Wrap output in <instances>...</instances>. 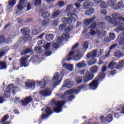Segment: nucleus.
I'll return each mask as SVG.
<instances>
[{
    "label": "nucleus",
    "mask_w": 124,
    "mask_h": 124,
    "mask_svg": "<svg viewBox=\"0 0 124 124\" xmlns=\"http://www.w3.org/2000/svg\"><path fill=\"white\" fill-rule=\"evenodd\" d=\"M124 67V61H119L118 63L116 64L115 67L116 69H120V68H123Z\"/></svg>",
    "instance_id": "24"
},
{
    "label": "nucleus",
    "mask_w": 124,
    "mask_h": 124,
    "mask_svg": "<svg viewBox=\"0 0 124 124\" xmlns=\"http://www.w3.org/2000/svg\"><path fill=\"white\" fill-rule=\"evenodd\" d=\"M114 55L116 58H122V57H124V54L121 51H115Z\"/></svg>",
    "instance_id": "28"
},
{
    "label": "nucleus",
    "mask_w": 124,
    "mask_h": 124,
    "mask_svg": "<svg viewBox=\"0 0 124 124\" xmlns=\"http://www.w3.org/2000/svg\"><path fill=\"white\" fill-rule=\"evenodd\" d=\"M9 119V116L8 114H6L2 119H1V122L2 123H4L5 121L8 120Z\"/></svg>",
    "instance_id": "47"
},
{
    "label": "nucleus",
    "mask_w": 124,
    "mask_h": 124,
    "mask_svg": "<svg viewBox=\"0 0 124 124\" xmlns=\"http://www.w3.org/2000/svg\"><path fill=\"white\" fill-rule=\"evenodd\" d=\"M60 14H61V12L60 11V10H58L53 12L52 14V17L53 18H57V17H58V16L60 15Z\"/></svg>",
    "instance_id": "37"
},
{
    "label": "nucleus",
    "mask_w": 124,
    "mask_h": 124,
    "mask_svg": "<svg viewBox=\"0 0 124 124\" xmlns=\"http://www.w3.org/2000/svg\"><path fill=\"white\" fill-rule=\"evenodd\" d=\"M98 81H99V79H94L89 84V87L91 90H96L97 89L99 85Z\"/></svg>",
    "instance_id": "13"
},
{
    "label": "nucleus",
    "mask_w": 124,
    "mask_h": 124,
    "mask_svg": "<svg viewBox=\"0 0 124 124\" xmlns=\"http://www.w3.org/2000/svg\"><path fill=\"white\" fill-rule=\"evenodd\" d=\"M65 23L64 24H61L59 25V28L60 30H61V31H62V30H64L65 28H66V22H64Z\"/></svg>",
    "instance_id": "44"
},
{
    "label": "nucleus",
    "mask_w": 124,
    "mask_h": 124,
    "mask_svg": "<svg viewBox=\"0 0 124 124\" xmlns=\"http://www.w3.org/2000/svg\"><path fill=\"white\" fill-rule=\"evenodd\" d=\"M72 7V5L69 4V5H67L66 9L67 11H70Z\"/></svg>",
    "instance_id": "64"
},
{
    "label": "nucleus",
    "mask_w": 124,
    "mask_h": 124,
    "mask_svg": "<svg viewBox=\"0 0 124 124\" xmlns=\"http://www.w3.org/2000/svg\"><path fill=\"white\" fill-rule=\"evenodd\" d=\"M104 40L105 42H110L111 41V39H110V37H106L104 39Z\"/></svg>",
    "instance_id": "62"
},
{
    "label": "nucleus",
    "mask_w": 124,
    "mask_h": 124,
    "mask_svg": "<svg viewBox=\"0 0 124 124\" xmlns=\"http://www.w3.org/2000/svg\"><path fill=\"white\" fill-rule=\"evenodd\" d=\"M58 6H59L60 8H62V6H64V1L62 0H61L59 1L57 4Z\"/></svg>",
    "instance_id": "51"
},
{
    "label": "nucleus",
    "mask_w": 124,
    "mask_h": 124,
    "mask_svg": "<svg viewBox=\"0 0 124 124\" xmlns=\"http://www.w3.org/2000/svg\"><path fill=\"white\" fill-rule=\"evenodd\" d=\"M33 101V100L31 96H29L25 97L24 100L21 99L20 103L22 106H27V105H29L31 102H32Z\"/></svg>",
    "instance_id": "10"
},
{
    "label": "nucleus",
    "mask_w": 124,
    "mask_h": 124,
    "mask_svg": "<svg viewBox=\"0 0 124 124\" xmlns=\"http://www.w3.org/2000/svg\"><path fill=\"white\" fill-rule=\"evenodd\" d=\"M16 0H9L6 10L9 12L12 11V10H13L14 5L16 4Z\"/></svg>",
    "instance_id": "11"
},
{
    "label": "nucleus",
    "mask_w": 124,
    "mask_h": 124,
    "mask_svg": "<svg viewBox=\"0 0 124 124\" xmlns=\"http://www.w3.org/2000/svg\"><path fill=\"white\" fill-rule=\"evenodd\" d=\"M63 67H67L69 69V70H70V71H72L73 70V66L71 65H69L66 63H64L62 64Z\"/></svg>",
    "instance_id": "35"
},
{
    "label": "nucleus",
    "mask_w": 124,
    "mask_h": 124,
    "mask_svg": "<svg viewBox=\"0 0 124 124\" xmlns=\"http://www.w3.org/2000/svg\"><path fill=\"white\" fill-rule=\"evenodd\" d=\"M51 91H49V90L46 89L45 90H42L39 92V94L42 95V96H48L51 94Z\"/></svg>",
    "instance_id": "18"
},
{
    "label": "nucleus",
    "mask_w": 124,
    "mask_h": 124,
    "mask_svg": "<svg viewBox=\"0 0 124 124\" xmlns=\"http://www.w3.org/2000/svg\"><path fill=\"white\" fill-rule=\"evenodd\" d=\"M105 76H106V74H105V73H103V72L100 73L98 75V77L99 78L98 80H99L100 79H103V78H105Z\"/></svg>",
    "instance_id": "39"
},
{
    "label": "nucleus",
    "mask_w": 124,
    "mask_h": 124,
    "mask_svg": "<svg viewBox=\"0 0 124 124\" xmlns=\"http://www.w3.org/2000/svg\"><path fill=\"white\" fill-rule=\"evenodd\" d=\"M25 0H20L17 5V10H22L24 9L25 7H26V3L25 2Z\"/></svg>",
    "instance_id": "17"
},
{
    "label": "nucleus",
    "mask_w": 124,
    "mask_h": 124,
    "mask_svg": "<svg viewBox=\"0 0 124 124\" xmlns=\"http://www.w3.org/2000/svg\"><path fill=\"white\" fill-rule=\"evenodd\" d=\"M91 6H92V3L90 2H85L83 3L84 9H88Z\"/></svg>",
    "instance_id": "36"
},
{
    "label": "nucleus",
    "mask_w": 124,
    "mask_h": 124,
    "mask_svg": "<svg viewBox=\"0 0 124 124\" xmlns=\"http://www.w3.org/2000/svg\"><path fill=\"white\" fill-rule=\"evenodd\" d=\"M41 24L43 27H45V28H46V27H48V26H49L50 24V19L46 18L44 19L41 21Z\"/></svg>",
    "instance_id": "21"
},
{
    "label": "nucleus",
    "mask_w": 124,
    "mask_h": 124,
    "mask_svg": "<svg viewBox=\"0 0 124 124\" xmlns=\"http://www.w3.org/2000/svg\"><path fill=\"white\" fill-rule=\"evenodd\" d=\"M38 84H39L40 87V88H41V89H43V88L45 87V86H46V82L45 81H39Z\"/></svg>",
    "instance_id": "42"
},
{
    "label": "nucleus",
    "mask_w": 124,
    "mask_h": 124,
    "mask_svg": "<svg viewBox=\"0 0 124 124\" xmlns=\"http://www.w3.org/2000/svg\"><path fill=\"white\" fill-rule=\"evenodd\" d=\"M45 111L46 114L43 113L42 115L41 118L42 120H44V119H47V118H48V116H50V115H51V114L53 113L51 108L48 107L46 108H45Z\"/></svg>",
    "instance_id": "12"
},
{
    "label": "nucleus",
    "mask_w": 124,
    "mask_h": 124,
    "mask_svg": "<svg viewBox=\"0 0 124 124\" xmlns=\"http://www.w3.org/2000/svg\"><path fill=\"white\" fill-rule=\"evenodd\" d=\"M52 47L54 48V49H58L60 47V43H53L52 45Z\"/></svg>",
    "instance_id": "46"
},
{
    "label": "nucleus",
    "mask_w": 124,
    "mask_h": 124,
    "mask_svg": "<svg viewBox=\"0 0 124 124\" xmlns=\"http://www.w3.org/2000/svg\"><path fill=\"white\" fill-rule=\"evenodd\" d=\"M73 29H74L73 25H71L70 27L65 28V32H66V33H68L69 31H73Z\"/></svg>",
    "instance_id": "40"
},
{
    "label": "nucleus",
    "mask_w": 124,
    "mask_h": 124,
    "mask_svg": "<svg viewBox=\"0 0 124 124\" xmlns=\"http://www.w3.org/2000/svg\"><path fill=\"white\" fill-rule=\"evenodd\" d=\"M97 57V49H94L93 52L91 51L87 55V58L90 59L92 58V60L89 61H87L88 65H93L94 63H96V59L94 58Z\"/></svg>",
    "instance_id": "6"
},
{
    "label": "nucleus",
    "mask_w": 124,
    "mask_h": 124,
    "mask_svg": "<svg viewBox=\"0 0 124 124\" xmlns=\"http://www.w3.org/2000/svg\"><path fill=\"white\" fill-rule=\"evenodd\" d=\"M62 80V78L60 80H57L56 81H53V84L55 85V86H58V85L61 84Z\"/></svg>",
    "instance_id": "53"
},
{
    "label": "nucleus",
    "mask_w": 124,
    "mask_h": 124,
    "mask_svg": "<svg viewBox=\"0 0 124 124\" xmlns=\"http://www.w3.org/2000/svg\"><path fill=\"white\" fill-rule=\"evenodd\" d=\"M42 17L43 18H49L50 14L48 12H44L42 13Z\"/></svg>",
    "instance_id": "38"
},
{
    "label": "nucleus",
    "mask_w": 124,
    "mask_h": 124,
    "mask_svg": "<svg viewBox=\"0 0 124 124\" xmlns=\"http://www.w3.org/2000/svg\"><path fill=\"white\" fill-rule=\"evenodd\" d=\"M83 49H85V51H87L88 48H89V43L85 42L83 45Z\"/></svg>",
    "instance_id": "48"
},
{
    "label": "nucleus",
    "mask_w": 124,
    "mask_h": 124,
    "mask_svg": "<svg viewBox=\"0 0 124 124\" xmlns=\"http://www.w3.org/2000/svg\"><path fill=\"white\" fill-rule=\"evenodd\" d=\"M124 5V3L123 1H120L118 3V4H115V7H114V10H118V9H120V8H122L123 7V5Z\"/></svg>",
    "instance_id": "32"
},
{
    "label": "nucleus",
    "mask_w": 124,
    "mask_h": 124,
    "mask_svg": "<svg viewBox=\"0 0 124 124\" xmlns=\"http://www.w3.org/2000/svg\"><path fill=\"white\" fill-rule=\"evenodd\" d=\"M100 121H101V122L102 123H106V121L105 120V118H104V116H103V115H101L100 117Z\"/></svg>",
    "instance_id": "56"
},
{
    "label": "nucleus",
    "mask_w": 124,
    "mask_h": 124,
    "mask_svg": "<svg viewBox=\"0 0 124 124\" xmlns=\"http://www.w3.org/2000/svg\"><path fill=\"white\" fill-rule=\"evenodd\" d=\"M96 28V23L94 22L90 25L91 29H95Z\"/></svg>",
    "instance_id": "61"
},
{
    "label": "nucleus",
    "mask_w": 124,
    "mask_h": 124,
    "mask_svg": "<svg viewBox=\"0 0 124 124\" xmlns=\"http://www.w3.org/2000/svg\"><path fill=\"white\" fill-rule=\"evenodd\" d=\"M41 5V0H34L35 6H38Z\"/></svg>",
    "instance_id": "49"
},
{
    "label": "nucleus",
    "mask_w": 124,
    "mask_h": 124,
    "mask_svg": "<svg viewBox=\"0 0 124 124\" xmlns=\"http://www.w3.org/2000/svg\"><path fill=\"white\" fill-rule=\"evenodd\" d=\"M95 19V17L91 18H89L85 19L84 21V25L86 26H89L92 22H93V20Z\"/></svg>",
    "instance_id": "25"
},
{
    "label": "nucleus",
    "mask_w": 124,
    "mask_h": 124,
    "mask_svg": "<svg viewBox=\"0 0 124 124\" xmlns=\"http://www.w3.org/2000/svg\"><path fill=\"white\" fill-rule=\"evenodd\" d=\"M94 12V9L91 8L86 10L85 12V14L86 15H87V16H90L91 15H92V14H93Z\"/></svg>",
    "instance_id": "26"
},
{
    "label": "nucleus",
    "mask_w": 124,
    "mask_h": 124,
    "mask_svg": "<svg viewBox=\"0 0 124 124\" xmlns=\"http://www.w3.org/2000/svg\"><path fill=\"white\" fill-rule=\"evenodd\" d=\"M45 54L46 56L47 57H49V56H51V55H52V51H46Z\"/></svg>",
    "instance_id": "60"
},
{
    "label": "nucleus",
    "mask_w": 124,
    "mask_h": 124,
    "mask_svg": "<svg viewBox=\"0 0 124 124\" xmlns=\"http://www.w3.org/2000/svg\"><path fill=\"white\" fill-rule=\"evenodd\" d=\"M101 14L103 15H106L107 14V11L105 9H102L101 10Z\"/></svg>",
    "instance_id": "63"
},
{
    "label": "nucleus",
    "mask_w": 124,
    "mask_h": 124,
    "mask_svg": "<svg viewBox=\"0 0 124 124\" xmlns=\"http://www.w3.org/2000/svg\"><path fill=\"white\" fill-rule=\"evenodd\" d=\"M32 52L33 51L31 48L23 47L22 50L20 51V56H23V57H26V56H27V54L32 53Z\"/></svg>",
    "instance_id": "16"
},
{
    "label": "nucleus",
    "mask_w": 124,
    "mask_h": 124,
    "mask_svg": "<svg viewBox=\"0 0 124 124\" xmlns=\"http://www.w3.org/2000/svg\"><path fill=\"white\" fill-rule=\"evenodd\" d=\"M105 19L107 22H108L109 24L111 25H113L114 27H116V26H119L118 28L116 29V31H123L124 30V23H122L119 21H116V20L113 19L111 17V16H106L105 17Z\"/></svg>",
    "instance_id": "4"
},
{
    "label": "nucleus",
    "mask_w": 124,
    "mask_h": 124,
    "mask_svg": "<svg viewBox=\"0 0 124 124\" xmlns=\"http://www.w3.org/2000/svg\"><path fill=\"white\" fill-rule=\"evenodd\" d=\"M119 43L121 46H124V38L120 39L119 41Z\"/></svg>",
    "instance_id": "55"
},
{
    "label": "nucleus",
    "mask_w": 124,
    "mask_h": 124,
    "mask_svg": "<svg viewBox=\"0 0 124 124\" xmlns=\"http://www.w3.org/2000/svg\"><path fill=\"white\" fill-rule=\"evenodd\" d=\"M58 20L55 19L54 20H53L52 21V23L53 25V26H55V27H57V26H58Z\"/></svg>",
    "instance_id": "57"
},
{
    "label": "nucleus",
    "mask_w": 124,
    "mask_h": 124,
    "mask_svg": "<svg viewBox=\"0 0 124 124\" xmlns=\"http://www.w3.org/2000/svg\"><path fill=\"white\" fill-rule=\"evenodd\" d=\"M45 38L47 41H51L52 39H54V35L53 34H48L46 36Z\"/></svg>",
    "instance_id": "33"
},
{
    "label": "nucleus",
    "mask_w": 124,
    "mask_h": 124,
    "mask_svg": "<svg viewBox=\"0 0 124 124\" xmlns=\"http://www.w3.org/2000/svg\"><path fill=\"white\" fill-rule=\"evenodd\" d=\"M106 122H107V123H111L113 121V115L111 114H108L106 117H105Z\"/></svg>",
    "instance_id": "30"
},
{
    "label": "nucleus",
    "mask_w": 124,
    "mask_h": 124,
    "mask_svg": "<svg viewBox=\"0 0 124 124\" xmlns=\"http://www.w3.org/2000/svg\"><path fill=\"white\" fill-rule=\"evenodd\" d=\"M5 42V37L2 35L0 36V44H2Z\"/></svg>",
    "instance_id": "50"
},
{
    "label": "nucleus",
    "mask_w": 124,
    "mask_h": 124,
    "mask_svg": "<svg viewBox=\"0 0 124 124\" xmlns=\"http://www.w3.org/2000/svg\"><path fill=\"white\" fill-rule=\"evenodd\" d=\"M59 78H60V75H59V72H56L54 74L53 77L52 78V80H59Z\"/></svg>",
    "instance_id": "41"
},
{
    "label": "nucleus",
    "mask_w": 124,
    "mask_h": 124,
    "mask_svg": "<svg viewBox=\"0 0 124 124\" xmlns=\"http://www.w3.org/2000/svg\"><path fill=\"white\" fill-rule=\"evenodd\" d=\"M97 26L99 29H104L105 28V24L102 22H99Z\"/></svg>",
    "instance_id": "43"
},
{
    "label": "nucleus",
    "mask_w": 124,
    "mask_h": 124,
    "mask_svg": "<svg viewBox=\"0 0 124 124\" xmlns=\"http://www.w3.org/2000/svg\"><path fill=\"white\" fill-rule=\"evenodd\" d=\"M0 66L2 67V68L5 69L7 67V66L6 65V63L4 62H0Z\"/></svg>",
    "instance_id": "45"
},
{
    "label": "nucleus",
    "mask_w": 124,
    "mask_h": 124,
    "mask_svg": "<svg viewBox=\"0 0 124 124\" xmlns=\"http://www.w3.org/2000/svg\"><path fill=\"white\" fill-rule=\"evenodd\" d=\"M108 5L110 6L113 9L115 10L114 7L116 6V4H115V2L112 0H109L108 2Z\"/></svg>",
    "instance_id": "34"
},
{
    "label": "nucleus",
    "mask_w": 124,
    "mask_h": 124,
    "mask_svg": "<svg viewBox=\"0 0 124 124\" xmlns=\"http://www.w3.org/2000/svg\"><path fill=\"white\" fill-rule=\"evenodd\" d=\"M80 74L84 76L77 77L76 81L77 84H81L82 81L83 83H88L94 78V74L90 72L88 70L84 69L80 71Z\"/></svg>",
    "instance_id": "1"
},
{
    "label": "nucleus",
    "mask_w": 124,
    "mask_h": 124,
    "mask_svg": "<svg viewBox=\"0 0 124 124\" xmlns=\"http://www.w3.org/2000/svg\"><path fill=\"white\" fill-rule=\"evenodd\" d=\"M34 51H36V52H41L42 48L41 47L36 46L34 48Z\"/></svg>",
    "instance_id": "54"
},
{
    "label": "nucleus",
    "mask_w": 124,
    "mask_h": 124,
    "mask_svg": "<svg viewBox=\"0 0 124 124\" xmlns=\"http://www.w3.org/2000/svg\"><path fill=\"white\" fill-rule=\"evenodd\" d=\"M90 71L92 74H93V73H96L98 71V66H96V65L92 66L90 68Z\"/></svg>",
    "instance_id": "27"
},
{
    "label": "nucleus",
    "mask_w": 124,
    "mask_h": 124,
    "mask_svg": "<svg viewBox=\"0 0 124 124\" xmlns=\"http://www.w3.org/2000/svg\"><path fill=\"white\" fill-rule=\"evenodd\" d=\"M25 85L27 88H34L35 87V82L31 81L28 79L25 82Z\"/></svg>",
    "instance_id": "20"
},
{
    "label": "nucleus",
    "mask_w": 124,
    "mask_h": 124,
    "mask_svg": "<svg viewBox=\"0 0 124 124\" xmlns=\"http://www.w3.org/2000/svg\"><path fill=\"white\" fill-rule=\"evenodd\" d=\"M20 32L23 35H25L24 37H23L22 39L25 42H27V41H29L31 40V29L29 27H22L20 29Z\"/></svg>",
    "instance_id": "7"
},
{
    "label": "nucleus",
    "mask_w": 124,
    "mask_h": 124,
    "mask_svg": "<svg viewBox=\"0 0 124 124\" xmlns=\"http://www.w3.org/2000/svg\"><path fill=\"white\" fill-rule=\"evenodd\" d=\"M67 17H69V18L63 17L62 19V23H66V24H70L72 23V21L76 22V21H78V16H77V15L71 12L68 13Z\"/></svg>",
    "instance_id": "5"
},
{
    "label": "nucleus",
    "mask_w": 124,
    "mask_h": 124,
    "mask_svg": "<svg viewBox=\"0 0 124 124\" xmlns=\"http://www.w3.org/2000/svg\"><path fill=\"white\" fill-rule=\"evenodd\" d=\"M44 82H46V83H49L50 82V78L48 77H45L44 78Z\"/></svg>",
    "instance_id": "59"
},
{
    "label": "nucleus",
    "mask_w": 124,
    "mask_h": 124,
    "mask_svg": "<svg viewBox=\"0 0 124 124\" xmlns=\"http://www.w3.org/2000/svg\"><path fill=\"white\" fill-rule=\"evenodd\" d=\"M119 16V14L118 13H114L112 15V17L114 19H117V20H119V21H123L124 22V17L121 16Z\"/></svg>",
    "instance_id": "23"
},
{
    "label": "nucleus",
    "mask_w": 124,
    "mask_h": 124,
    "mask_svg": "<svg viewBox=\"0 0 124 124\" xmlns=\"http://www.w3.org/2000/svg\"><path fill=\"white\" fill-rule=\"evenodd\" d=\"M76 65L77 67H78V68H85V67L87 66V64H86V62L84 60L80 62H78L76 64Z\"/></svg>",
    "instance_id": "22"
},
{
    "label": "nucleus",
    "mask_w": 124,
    "mask_h": 124,
    "mask_svg": "<svg viewBox=\"0 0 124 124\" xmlns=\"http://www.w3.org/2000/svg\"><path fill=\"white\" fill-rule=\"evenodd\" d=\"M115 65H117V62H114L113 61H111L108 65V67L110 69H114Z\"/></svg>",
    "instance_id": "31"
},
{
    "label": "nucleus",
    "mask_w": 124,
    "mask_h": 124,
    "mask_svg": "<svg viewBox=\"0 0 124 124\" xmlns=\"http://www.w3.org/2000/svg\"><path fill=\"white\" fill-rule=\"evenodd\" d=\"M109 38L110 40H114L116 38V35L113 33H110L109 34Z\"/></svg>",
    "instance_id": "52"
},
{
    "label": "nucleus",
    "mask_w": 124,
    "mask_h": 124,
    "mask_svg": "<svg viewBox=\"0 0 124 124\" xmlns=\"http://www.w3.org/2000/svg\"><path fill=\"white\" fill-rule=\"evenodd\" d=\"M72 86H73V83H71L70 80L66 79L62 86V88H71Z\"/></svg>",
    "instance_id": "19"
},
{
    "label": "nucleus",
    "mask_w": 124,
    "mask_h": 124,
    "mask_svg": "<svg viewBox=\"0 0 124 124\" xmlns=\"http://www.w3.org/2000/svg\"><path fill=\"white\" fill-rule=\"evenodd\" d=\"M87 88V85L86 84H82L80 85L78 87L77 89H74V90H68L66 92V93L67 94H73V93H79L80 91L81 90H85Z\"/></svg>",
    "instance_id": "9"
},
{
    "label": "nucleus",
    "mask_w": 124,
    "mask_h": 124,
    "mask_svg": "<svg viewBox=\"0 0 124 124\" xmlns=\"http://www.w3.org/2000/svg\"><path fill=\"white\" fill-rule=\"evenodd\" d=\"M69 36V34L66 32V33L62 34V36L59 37L57 38V41H58L59 43H62V42L65 41L66 39H68Z\"/></svg>",
    "instance_id": "14"
},
{
    "label": "nucleus",
    "mask_w": 124,
    "mask_h": 124,
    "mask_svg": "<svg viewBox=\"0 0 124 124\" xmlns=\"http://www.w3.org/2000/svg\"><path fill=\"white\" fill-rule=\"evenodd\" d=\"M117 46H118V44H114L111 45L109 47V50H113V49H115Z\"/></svg>",
    "instance_id": "58"
},
{
    "label": "nucleus",
    "mask_w": 124,
    "mask_h": 124,
    "mask_svg": "<svg viewBox=\"0 0 124 124\" xmlns=\"http://www.w3.org/2000/svg\"><path fill=\"white\" fill-rule=\"evenodd\" d=\"M31 56L28 55L26 57H22L20 61V67H27L29 65L27 64V61H28V59L30 58Z\"/></svg>",
    "instance_id": "15"
},
{
    "label": "nucleus",
    "mask_w": 124,
    "mask_h": 124,
    "mask_svg": "<svg viewBox=\"0 0 124 124\" xmlns=\"http://www.w3.org/2000/svg\"><path fill=\"white\" fill-rule=\"evenodd\" d=\"M80 53V51L79 49H77L76 51L73 50L70 51L69 55L67 56L66 60L68 62L69 61H71V60H74V61H76L77 62L79 61L80 59L83 58V55L79 53Z\"/></svg>",
    "instance_id": "3"
},
{
    "label": "nucleus",
    "mask_w": 124,
    "mask_h": 124,
    "mask_svg": "<svg viewBox=\"0 0 124 124\" xmlns=\"http://www.w3.org/2000/svg\"><path fill=\"white\" fill-rule=\"evenodd\" d=\"M65 104V101H57L53 99L50 101V104L52 106H56L53 108V111L55 113H60L62 112V108Z\"/></svg>",
    "instance_id": "2"
},
{
    "label": "nucleus",
    "mask_w": 124,
    "mask_h": 124,
    "mask_svg": "<svg viewBox=\"0 0 124 124\" xmlns=\"http://www.w3.org/2000/svg\"><path fill=\"white\" fill-rule=\"evenodd\" d=\"M18 88L17 87H14V85L13 84H10L8 85L4 92V96L5 97H10V93L11 90L13 89V93H15V89Z\"/></svg>",
    "instance_id": "8"
},
{
    "label": "nucleus",
    "mask_w": 124,
    "mask_h": 124,
    "mask_svg": "<svg viewBox=\"0 0 124 124\" xmlns=\"http://www.w3.org/2000/svg\"><path fill=\"white\" fill-rule=\"evenodd\" d=\"M41 31V27L39 26H36L35 27L34 30L33 31V34L35 35H37V34H38L39 32Z\"/></svg>",
    "instance_id": "29"
}]
</instances>
